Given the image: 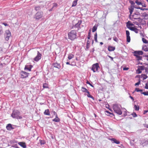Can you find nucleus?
<instances>
[{"label": "nucleus", "mask_w": 148, "mask_h": 148, "mask_svg": "<svg viewBox=\"0 0 148 148\" xmlns=\"http://www.w3.org/2000/svg\"><path fill=\"white\" fill-rule=\"evenodd\" d=\"M69 38L71 40H74L76 38L77 33L76 31L72 30L68 34Z\"/></svg>", "instance_id": "obj_1"}, {"label": "nucleus", "mask_w": 148, "mask_h": 148, "mask_svg": "<svg viewBox=\"0 0 148 148\" xmlns=\"http://www.w3.org/2000/svg\"><path fill=\"white\" fill-rule=\"evenodd\" d=\"M113 109L114 112L119 115L122 114V112L117 104H114L113 106Z\"/></svg>", "instance_id": "obj_2"}, {"label": "nucleus", "mask_w": 148, "mask_h": 148, "mask_svg": "<svg viewBox=\"0 0 148 148\" xmlns=\"http://www.w3.org/2000/svg\"><path fill=\"white\" fill-rule=\"evenodd\" d=\"M20 112L18 111H16L13 112L12 114V116L14 118H16L17 119H21L22 117L21 116H20Z\"/></svg>", "instance_id": "obj_3"}, {"label": "nucleus", "mask_w": 148, "mask_h": 148, "mask_svg": "<svg viewBox=\"0 0 148 148\" xmlns=\"http://www.w3.org/2000/svg\"><path fill=\"white\" fill-rule=\"evenodd\" d=\"M43 16V12H37L35 15V18L37 20H38L41 18Z\"/></svg>", "instance_id": "obj_4"}, {"label": "nucleus", "mask_w": 148, "mask_h": 148, "mask_svg": "<svg viewBox=\"0 0 148 148\" xmlns=\"http://www.w3.org/2000/svg\"><path fill=\"white\" fill-rule=\"evenodd\" d=\"M99 68V64L98 63H96L92 65V70L94 72H95L98 71Z\"/></svg>", "instance_id": "obj_5"}, {"label": "nucleus", "mask_w": 148, "mask_h": 148, "mask_svg": "<svg viewBox=\"0 0 148 148\" xmlns=\"http://www.w3.org/2000/svg\"><path fill=\"white\" fill-rule=\"evenodd\" d=\"M42 54L39 51H37V55L34 58V60L35 61L38 62L41 58Z\"/></svg>", "instance_id": "obj_6"}, {"label": "nucleus", "mask_w": 148, "mask_h": 148, "mask_svg": "<svg viewBox=\"0 0 148 148\" xmlns=\"http://www.w3.org/2000/svg\"><path fill=\"white\" fill-rule=\"evenodd\" d=\"M21 77L22 78H24L27 77L29 73L25 72L22 71L20 73Z\"/></svg>", "instance_id": "obj_7"}, {"label": "nucleus", "mask_w": 148, "mask_h": 148, "mask_svg": "<svg viewBox=\"0 0 148 148\" xmlns=\"http://www.w3.org/2000/svg\"><path fill=\"white\" fill-rule=\"evenodd\" d=\"M126 34L127 38V41L128 42H130V32L128 30H126Z\"/></svg>", "instance_id": "obj_8"}, {"label": "nucleus", "mask_w": 148, "mask_h": 148, "mask_svg": "<svg viewBox=\"0 0 148 148\" xmlns=\"http://www.w3.org/2000/svg\"><path fill=\"white\" fill-rule=\"evenodd\" d=\"M82 23L81 21H79L78 23L75 24V25L74 26L75 28H77V30H78L80 28V25Z\"/></svg>", "instance_id": "obj_9"}, {"label": "nucleus", "mask_w": 148, "mask_h": 148, "mask_svg": "<svg viewBox=\"0 0 148 148\" xmlns=\"http://www.w3.org/2000/svg\"><path fill=\"white\" fill-rule=\"evenodd\" d=\"M129 29L131 30L134 31L136 33H138V29L135 27H131Z\"/></svg>", "instance_id": "obj_10"}, {"label": "nucleus", "mask_w": 148, "mask_h": 148, "mask_svg": "<svg viewBox=\"0 0 148 148\" xmlns=\"http://www.w3.org/2000/svg\"><path fill=\"white\" fill-rule=\"evenodd\" d=\"M134 55L138 57V55H142L143 54V52L142 51H135L134 52Z\"/></svg>", "instance_id": "obj_11"}, {"label": "nucleus", "mask_w": 148, "mask_h": 148, "mask_svg": "<svg viewBox=\"0 0 148 148\" xmlns=\"http://www.w3.org/2000/svg\"><path fill=\"white\" fill-rule=\"evenodd\" d=\"M135 7H134V6L131 5L129 8V10L130 11V15H131L132 14V12L134 10V8H135Z\"/></svg>", "instance_id": "obj_12"}, {"label": "nucleus", "mask_w": 148, "mask_h": 148, "mask_svg": "<svg viewBox=\"0 0 148 148\" xmlns=\"http://www.w3.org/2000/svg\"><path fill=\"white\" fill-rule=\"evenodd\" d=\"M32 67V66L31 65H26L25 66V69H27L29 71H31Z\"/></svg>", "instance_id": "obj_13"}, {"label": "nucleus", "mask_w": 148, "mask_h": 148, "mask_svg": "<svg viewBox=\"0 0 148 148\" xmlns=\"http://www.w3.org/2000/svg\"><path fill=\"white\" fill-rule=\"evenodd\" d=\"M53 65L54 67L57 68L58 69L60 68L61 66L60 64H58L57 63H54L53 64Z\"/></svg>", "instance_id": "obj_14"}, {"label": "nucleus", "mask_w": 148, "mask_h": 148, "mask_svg": "<svg viewBox=\"0 0 148 148\" xmlns=\"http://www.w3.org/2000/svg\"><path fill=\"white\" fill-rule=\"evenodd\" d=\"M18 144L23 148L26 147V144L24 142H19L18 143Z\"/></svg>", "instance_id": "obj_15"}, {"label": "nucleus", "mask_w": 148, "mask_h": 148, "mask_svg": "<svg viewBox=\"0 0 148 148\" xmlns=\"http://www.w3.org/2000/svg\"><path fill=\"white\" fill-rule=\"evenodd\" d=\"M110 140L113 141V143H115L117 144H119L120 143L119 141L117 140L114 138H112L110 139Z\"/></svg>", "instance_id": "obj_16"}, {"label": "nucleus", "mask_w": 148, "mask_h": 148, "mask_svg": "<svg viewBox=\"0 0 148 148\" xmlns=\"http://www.w3.org/2000/svg\"><path fill=\"white\" fill-rule=\"evenodd\" d=\"M115 49V47L112 46H109L108 47V50L109 51H114Z\"/></svg>", "instance_id": "obj_17"}, {"label": "nucleus", "mask_w": 148, "mask_h": 148, "mask_svg": "<svg viewBox=\"0 0 148 148\" xmlns=\"http://www.w3.org/2000/svg\"><path fill=\"white\" fill-rule=\"evenodd\" d=\"M6 128L8 130H10L12 129L11 124H8L6 127Z\"/></svg>", "instance_id": "obj_18"}, {"label": "nucleus", "mask_w": 148, "mask_h": 148, "mask_svg": "<svg viewBox=\"0 0 148 148\" xmlns=\"http://www.w3.org/2000/svg\"><path fill=\"white\" fill-rule=\"evenodd\" d=\"M53 121L56 122H58L60 121V119L58 116L57 115L56 116V118L53 120Z\"/></svg>", "instance_id": "obj_19"}, {"label": "nucleus", "mask_w": 148, "mask_h": 148, "mask_svg": "<svg viewBox=\"0 0 148 148\" xmlns=\"http://www.w3.org/2000/svg\"><path fill=\"white\" fill-rule=\"evenodd\" d=\"M142 40L144 43L146 44L148 46V41L145 38H142Z\"/></svg>", "instance_id": "obj_20"}, {"label": "nucleus", "mask_w": 148, "mask_h": 148, "mask_svg": "<svg viewBox=\"0 0 148 148\" xmlns=\"http://www.w3.org/2000/svg\"><path fill=\"white\" fill-rule=\"evenodd\" d=\"M44 114L46 115H49L50 114L49 110L48 109L46 110L44 112Z\"/></svg>", "instance_id": "obj_21"}, {"label": "nucleus", "mask_w": 148, "mask_h": 148, "mask_svg": "<svg viewBox=\"0 0 148 148\" xmlns=\"http://www.w3.org/2000/svg\"><path fill=\"white\" fill-rule=\"evenodd\" d=\"M87 93V94H86V95L88 97L92 99H94V98L90 94L89 92L88 91V90L86 92Z\"/></svg>", "instance_id": "obj_22"}, {"label": "nucleus", "mask_w": 148, "mask_h": 148, "mask_svg": "<svg viewBox=\"0 0 148 148\" xmlns=\"http://www.w3.org/2000/svg\"><path fill=\"white\" fill-rule=\"evenodd\" d=\"M147 78V76L145 74H142L141 75V78H142L143 80L146 79Z\"/></svg>", "instance_id": "obj_23"}, {"label": "nucleus", "mask_w": 148, "mask_h": 148, "mask_svg": "<svg viewBox=\"0 0 148 148\" xmlns=\"http://www.w3.org/2000/svg\"><path fill=\"white\" fill-rule=\"evenodd\" d=\"M74 57V55L72 54H69V55L68 59L69 60H71Z\"/></svg>", "instance_id": "obj_24"}, {"label": "nucleus", "mask_w": 148, "mask_h": 148, "mask_svg": "<svg viewBox=\"0 0 148 148\" xmlns=\"http://www.w3.org/2000/svg\"><path fill=\"white\" fill-rule=\"evenodd\" d=\"M138 67L141 71L143 70L145 68V67L143 66H138Z\"/></svg>", "instance_id": "obj_25"}, {"label": "nucleus", "mask_w": 148, "mask_h": 148, "mask_svg": "<svg viewBox=\"0 0 148 148\" xmlns=\"http://www.w3.org/2000/svg\"><path fill=\"white\" fill-rule=\"evenodd\" d=\"M81 90L82 91L84 92H86L88 90L85 88L83 87H82L81 88Z\"/></svg>", "instance_id": "obj_26"}, {"label": "nucleus", "mask_w": 148, "mask_h": 148, "mask_svg": "<svg viewBox=\"0 0 148 148\" xmlns=\"http://www.w3.org/2000/svg\"><path fill=\"white\" fill-rule=\"evenodd\" d=\"M135 110L136 111H138L139 109V107L138 106L135 105L134 106Z\"/></svg>", "instance_id": "obj_27"}, {"label": "nucleus", "mask_w": 148, "mask_h": 148, "mask_svg": "<svg viewBox=\"0 0 148 148\" xmlns=\"http://www.w3.org/2000/svg\"><path fill=\"white\" fill-rule=\"evenodd\" d=\"M77 3V1L75 0L73 2L72 5V7L75 6Z\"/></svg>", "instance_id": "obj_28"}, {"label": "nucleus", "mask_w": 148, "mask_h": 148, "mask_svg": "<svg viewBox=\"0 0 148 148\" xmlns=\"http://www.w3.org/2000/svg\"><path fill=\"white\" fill-rule=\"evenodd\" d=\"M11 34H9L8 35H5V40H8L9 39V38L11 36Z\"/></svg>", "instance_id": "obj_29"}, {"label": "nucleus", "mask_w": 148, "mask_h": 148, "mask_svg": "<svg viewBox=\"0 0 148 148\" xmlns=\"http://www.w3.org/2000/svg\"><path fill=\"white\" fill-rule=\"evenodd\" d=\"M97 29V27L95 25L92 28V32H94Z\"/></svg>", "instance_id": "obj_30"}, {"label": "nucleus", "mask_w": 148, "mask_h": 148, "mask_svg": "<svg viewBox=\"0 0 148 148\" xmlns=\"http://www.w3.org/2000/svg\"><path fill=\"white\" fill-rule=\"evenodd\" d=\"M143 49L144 51H148V48H147L145 45L143 47Z\"/></svg>", "instance_id": "obj_31"}, {"label": "nucleus", "mask_w": 148, "mask_h": 148, "mask_svg": "<svg viewBox=\"0 0 148 148\" xmlns=\"http://www.w3.org/2000/svg\"><path fill=\"white\" fill-rule=\"evenodd\" d=\"M43 87L44 88H48V85L47 83H45L43 84Z\"/></svg>", "instance_id": "obj_32"}, {"label": "nucleus", "mask_w": 148, "mask_h": 148, "mask_svg": "<svg viewBox=\"0 0 148 148\" xmlns=\"http://www.w3.org/2000/svg\"><path fill=\"white\" fill-rule=\"evenodd\" d=\"M11 34V33L9 30H7L5 31V35H8V34Z\"/></svg>", "instance_id": "obj_33"}, {"label": "nucleus", "mask_w": 148, "mask_h": 148, "mask_svg": "<svg viewBox=\"0 0 148 148\" xmlns=\"http://www.w3.org/2000/svg\"><path fill=\"white\" fill-rule=\"evenodd\" d=\"M3 32L2 27L1 25H0V35Z\"/></svg>", "instance_id": "obj_34"}, {"label": "nucleus", "mask_w": 148, "mask_h": 148, "mask_svg": "<svg viewBox=\"0 0 148 148\" xmlns=\"http://www.w3.org/2000/svg\"><path fill=\"white\" fill-rule=\"evenodd\" d=\"M39 141L41 145H44L45 144V143L44 140H40Z\"/></svg>", "instance_id": "obj_35"}, {"label": "nucleus", "mask_w": 148, "mask_h": 148, "mask_svg": "<svg viewBox=\"0 0 148 148\" xmlns=\"http://www.w3.org/2000/svg\"><path fill=\"white\" fill-rule=\"evenodd\" d=\"M136 72L137 73L139 74L141 73L142 72L138 68V69L136 70Z\"/></svg>", "instance_id": "obj_36"}, {"label": "nucleus", "mask_w": 148, "mask_h": 148, "mask_svg": "<svg viewBox=\"0 0 148 148\" xmlns=\"http://www.w3.org/2000/svg\"><path fill=\"white\" fill-rule=\"evenodd\" d=\"M135 91L138 92L139 91L142 92L143 91V90L142 89H140L138 88H136L135 89Z\"/></svg>", "instance_id": "obj_37"}, {"label": "nucleus", "mask_w": 148, "mask_h": 148, "mask_svg": "<svg viewBox=\"0 0 148 148\" xmlns=\"http://www.w3.org/2000/svg\"><path fill=\"white\" fill-rule=\"evenodd\" d=\"M136 3L138 5H139L141 4V2L138 1V0H136L135 1Z\"/></svg>", "instance_id": "obj_38"}, {"label": "nucleus", "mask_w": 148, "mask_h": 148, "mask_svg": "<svg viewBox=\"0 0 148 148\" xmlns=\"http://www.w3.org/2000/svg\"><path fill=\"white\" fill-rule=\"evenodd\" d=\"M141 93L145 95H148V91L146 92H141Z\"/></svg>", "instance_id": "obj_39"}, {"label": "nucleus", "mask_w": 148, "mask_h": 148, "mask_svg": "<svg viewBox=\"0 0 148 148\" xmlns=\"http://www.w3.org/2000/svg\"><path fill=\"white\" fill-rule=\"evenodd\" d=\"M131 114L134 117H135L137 116V115L135 112H133Z\"/></svg>", "instance_id": "obj_40"}, {"label": "nucleus", "mask_w": 148, "mask_h": 148, "mask_svg": "<svg viewBox=\"0 0 148 148\" xmlns=\"http://www.w3.org/2000/svg\"><path fill=\"white\" fill-rule=\"evenodd\" d=\"M40 9V6H37L35 7V9L36 11L39 10Z\"/></svg>", "instance_id": "obj_41"}, {"label": "nucleus", "mask_w": 148, "mask_h": 148, "mask_svg": "<svg viewBox=\"0 0 148 148\" xmlns=\"http://www.w3.org/2000/svg\"><path fill=\"white\" fill-rule=\"evenodd\" d=\"M57 5H58V4L57 3H54L53 4V6L52 7H53V8L54 7H57Z\"/></svg>", "instance_id": "obj_42"}, {"label": "nucleus", "mask_w": 148, "mask_h": 148, "mask_svg": "<svg viewBox=\"0 0 148 148\" xmlns=\"http://www.w3.org/2000/svg\"><path fill=\"white\" fill-rule=\"evenodd\" d=\"M113 40L116 42H117L118 41V39L116 37L113 38Z\"/></svg>", "instance_id": "obj_43"}, {"label": "nucleus", "mask_w": 148, "mask_h": 148, "mask_svg": "<svg viewBox=\"0 0 148 148\" xmlns=\"http://www.w3.org/2000/svg\"><path fill=\"white\" fill-rule=\"evenodd\" d=\"M94 38H95V41L96 42L97 41V34H96L95 35Z\"/></svg>", "instance_id": "obj_44"}, {"label": "nucleus", "mask_w": 148, "mask_h": 148, "mask_svg": "<svg viewBox=\"0 0 148 148\" xmlns=\"http://www.w3.org/2000/svg\"><path fill=\"white\" fill-rule=\"evenodd\" d=\"M135 8H136V9H140L141 10H146V9H145V8H140V7H138V8H137V7H135Z\"/></svg>", "instance_id": "obj_45"}, {"label": "nucleus", "mask_w": 148, "mask_h": 148, "mask_svg": "<svg viewBox=\"0 0 148 148\" xmlns=\"http://www.w3.org/2000/svg\"><path fill=\"white\" fill-rule=\"evenodd\" d=\"M90 43V41L89 40H88L87 42V47L89 45Z\"/></svg>", "instance_id": "obj_46"}, {"label": "nucleus", "mask_w": 148, "mask_h": 148, "mask_svg": "<svg viewBox=\"0 0 148 148\" xmlns=\"http://www.w3.org/2000/svg\"><path fill=\"white\" fill-rule=\"evenodd\" d=\"M86 83L87 84H89L90 86H92L93 87V86L92 85V84H91L90 83V82L88 81V80L87 81V82H86Z\"/></svg>", "instance_id": "obj_47"}, {"label": "nucleus", "mask_w": 148, "mask_h": 148, "mask_svg": "<svg viewBox=\"0 0 148 148\" xmlns=\"http://www.w3.org/2000/svg\"><path fill=\"white\" fill-rule=\"evenodd\" d=\"M130 2L132 5H134V2L132 1H130Z\"/></svg>", "instance_id": "obj_48"}, {"label": "nucleus", "mask_w": 148, "mask_h": 148, "mask_svg": "<svg viewBox=\"0 0 148 148\" xmlns=\"http://www.w3.org/2000/svg\"><path fill=\"white\" fill-rule=\"evenodd\" d=\"M140 83V82L139 81L137 83H136L135 85V86L139 85Z\"/></svg>", "instance_id": "obj_49"}, {"label": "nucleus", "mask_w": 148, "mask_h": 148, "mask_svg": "<svg viewBox=\"0 0 148 148\" xmlns=\"http://www.w3.org/2000/svg\"><path fill=\"white\" fill-rule=\"evenodd\" d=\"M2 24L4 25L5 26H8V25L5 23H2Z\"/></svg>", "instance_id": "obj_50"}, {"label": "nucleus", "mask_w": 148, "mask_h": 148, "mask_svg": "<svg viewBox=\"0 0 148 148\" xmlns=\"http://www.w3.org/2000/svg\"><path fill=\"white\" fill-rule=\"evenodd\" d=\"M145 88L146 89H148V84L147 83L146 84Z\"/></svg>", "instance_id": "obj_51"}, {"label": "nucleus", "mask_w": 148, "mask_h": 148, "mask_svg": "<svg viewBox=\"0 0 148 148\" xmlns=\"http://www.w3.org/2000/svg\"><path fill=\"white\" fill-rule=\"evenodd\" d=\"M129 69V68L125 67L123 68V70H127Z\"/></svg>", "instance_id": "obj_52"}, {"label": "nucleus", "mask_w": 148, "mask_h": 148, "mask_svg": "<svg viewBox=\"0 0 148 148\" xmlns=\"http://www.w3.org/2000/svg\"><path fill=\"white\" fill-rule=\"evenodd\" d=\"M148 112V110H145L144 111V112H143V114H145L147 112Z\"/></svg>", "instance_id": "obj_53"}, {"label": "nucleus", "mask_w": 148, "mask_h": 148, "mask_svg": "<svg viewBox=\"0 0 148 148\" xmlns=\"http://www.w3.org/2000/svg\"><path fill=\"white\" fill-rule=\"evenodd\" d=\"M90 37H91L90 35H88V39H90Z\"/></svg>", "instance_id": "obj_54"}, {"label": "nucleus", "mask_w": 148, "mask_h": 148, "mask_svg": "<svg viewBox=\"0 0 148 148\" xmlns=\"http://www.w3.org/2000/svg\"><path fill=\"white\" fill-rule=\"evenodd\" d=\"M130 97L131 98V99H132L133 101L134 100V99L133 98V97H132L131 96H130Z\"/></svg>", "instance_id": "obj_55"}, {"label": "nucleus", "mask_w": 148, "mask_h": 148, "mask_svg": "<svg viewBox=\"0 0 148 148\" xmlns=\"http://www.w3.org/2000/svg\"><path fill=\"white\" fill-rule=\"evenodd\" d=\"M109 57L111 59V60L112 61H113V58H112V57L110 56H109Z\"/></svg>", "instance_id": "obj_56"}, {"label": "nucleus", "mask_w": 148, "mask_h": 148, "mask_svg": "<svg viewBox=\"0 0 148 148\" xmlns=\"http://www.w3.org/2000/svg\"><path fill=\"white\" fill-rule=\"evenodd\" d=\"M53 8V7H52V8H51V9H50L49 10V11H52Z\"/></svg>", "instance_id": "obj_57"}, {"label": "nucleus", "mask_w": 148, "mask_h": 148, "mask_svg": "<svg viewBox=\"0 0 148 148\" xmlns=\"http://www.w3.org/2000/svg\"><path fill=\"white\" fill-rule=\"evenodd\" d=\"M53 112L54 115H56H56H57V113L55 111H54Z\"/></svg>", "instance_id": "obj_58"}, {"label": "nucleus", "mask_w": 148, "mask_h": 148, "mask_svg": "<svg viewBox=\"0 0 148 148\" xmlns=\"http://www.w3.org/2000/svg\"><path fill=\"white\" fill-rule=\"evenodd\" d=\"M145 127L147 128H148V125H146L145 126Z\"/></svg>", "instance_id": "obj_59"}, {"label": "nucleus", "mask_w": 148, "mask_h": 148, "mask_svg": "<svg viewBox=\"0 0 148 148\" xmlns=\"http://www.w3.org/2000/svg\"><path fill=\"white\" fill-rule=\"evenodd\" d=\"M106 112L107 113H109V114L111 113L109 112L108 111H106Z\"/></svg>", "instance_id": "obj_60"}, {"label": "nucleus", "mask_w": 148, "mask_h": 148, "mask_svg": "<svg viewBox=\"0 0 148 148\" xmlns=\"http://www.w3.org/2000/svg\"><path fill=\"white\" fill-rule=\"evenodd\" d=\"M142 6L143 7H145L146 6V5H145V4H144V5H142Z\"/></svg>", "instance_id": "obj_61"}, {"label": "nucleus", "mask_w": 148, "mask_h": 148, "mask_svg": "<svg viewBox=\"0 0 148 148\" xmlns=\"http://www.w3.org/2000/svg\"><path fill=\"white\" fill-rule=\"evenodd\" d=\"M66 64H70V63L69 62H66Z\"/></svg>", "instance_id": "obj_62"}, {"label": "nucleus", "mask_w": 148, "mask_h": 148, "mask_svg": "<svg viewBox=\"0 0 148 148\" xmlns=\"http://www.w3.org/2000/svg\"><path fill=\"white\" fill-rule=\"evenodd\" d=\"M100 44H101V45H103V42H100Z\"/></svg>", "instance_id": "obj_63"}, {"label": "nucleus", "mask_w": 148, "mask_h": 148, "mask_svg": "<svg viewBox=\"0 0 148 148\" xmlns=\"http://www.w3.org/2000/svg\"><path fill=\"white\" fill-rule=\"evenodd\" d=\"M111 39V38H109L108 39V40H110Z\"/></svg>", "instance_id": "obj_64"}]
</instances>
